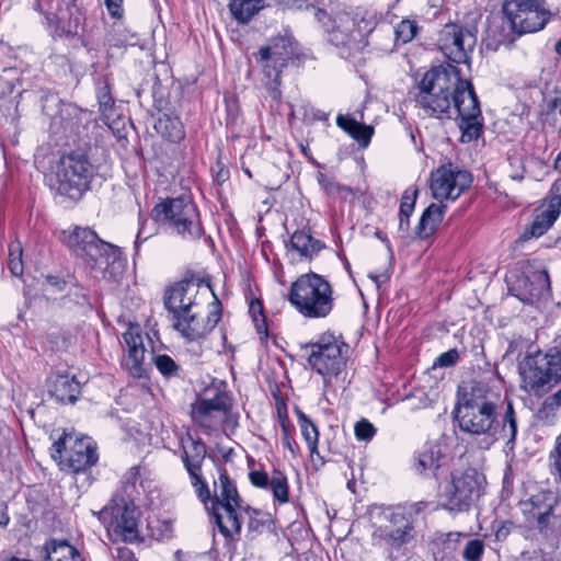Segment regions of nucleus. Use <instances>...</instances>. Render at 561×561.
<instances>
[{"mask_svg":"<svg viewBox=\"0 0 561 561\" xmlns=\"http://www.w3.org/2000/svg\"><path fill=\"white\" fill-rule=\"evenodd\" d=\"M181 460L188 473L191 484L198 500L207 506L210 491L202 473V467L207 455L206 444L201 438H194L191 434H187L185 438H181Z\"/></svg>","mask_w":561,"mask_h":561,"instance_id":"f3484780","label":"nucleus"},{"mask_svg":"<svg viewBox=\"0 0 561 561\" xmlns=\"http://www.w3.org/2000/svg\"><path fill=\"white\" fill-rule=\"evenodd\" d=\"M440 449L437 446H428L416 454L414 463L415 470L421 474H433L437 477L440 468Z\"/></svg>","mask_w":561,"mask_h":561,"instance_id":"e433bc0d","label":"nucleus"},{"mask_svg":"<svg viewBox=\"0 0 561 561\" xmlns=\"http://www.w3.org/2000/svg\"><path fill=\"white\" fill-rule=\"evenodd\" d=\"M477 44V27L446 24L438 33L437 48L450 61L470 66Z\"/></svg>","mask_w":561,"mask_h":561,"instance_id":"2eb2a0df","label":"nucleus"},{"mask_svg":"<svg viewBox=\"0 0 561 561\" xmlns=\"http://www.w3.org/2000/svg\"><path fill=\"white\" fill-rule=\"evenodd\" d=\"M458 127L461 130V141L471 142L483 134V117L474 88L463 94L460 92L456 102Z\"/></svg>","mask_w":561,"mask_h":561,"instance_id":"4be33fe9","label":"nucleus"},{"mask_svg":"<svg viewBox=\"0 0 561 561\" xmlns=\"http://www.w3.org/2000/svg\"><path fill=\"white\" fill-rule=\"evenodd\" d=\"M233 397L225 383L207 388L204 396L192 404L193 421L207 433L217 431L229 421L233 408Z\"/></svg>","mask_w":561,"mask_h":561,"instance_id":"6e6552de","label":"nucleus"},{"mask_svg":"<svg viewBox=\"0 0 561 561\" xmlns=\"http://www.w3.org/2000/svg\"><path fill=\"white\" fill-rule=\"evenodd\" d=\"M375 433V426L365 419H362L355 424V436L358 440H370Z\"/></svg>","mask_w":561,"mask_h":561,"instance_id":"864d4df0","label":"nucleus"},{"mask_svg":"<svg viewBox=\"0 0 561 561\" xmlns=\"http://www.w3.org/2000/svg\"><path fill=\"white\" fill-rule=\"evenodd\" d=\"M301 434L307 443L309 451L314 455L318 451L319 431L314 423L301 411H297Z\"/></svg>","mask_w":561,"mask_h":561,"instance_id":"79ce46f5","label":"nucleus"},{"mask_svg":"<svg viewBox=\"0 0 561 561\" xmlns=\"http://www.w3.org/2000/svg\"><path fill=\"white\" fill-rule=\"evenodd\" d=\"M207 510L210 519L217 525L219 531L226 540H233L234 535H240L242 523L240 520V513L244 512L242 504L232 505L226 503L218 506V510L209 508V505H204Z\"/></svg>","mask_w":561,"mask_h":561,"instance_id":"bb28decb","label":"nucleus"},{"mask_svg":"<svg viewBox=\"0 0 561 561\" xmlns=\"http://www.w3.org/2000/svg\"><path fill=\"white\" fill-rule=\"evenodd\" d=\"M524 389L535 396H543L561 382V350L528 355L520 365Z\"/></svg>","mask_w":561,"mask_h":561,"instance_id":"423d86ee","label":"nucleus"},{"mask_svg":"<svg viewBox=\"0 0 561 561\" xmlns=\"http://www.w3.org/2000/svg\"><path fill=\"white\" fill-rule=\"evenodd\" d=\"M67 247L78 256L91 260L94 254L99 253L100 244L104 241L90 228L76 227L65 238Z\"/></svg>","mask_w":561,"mask_h":561,"instance_id":"c85d7f7f","label":"nucleus"},{"mask_svg":"<svg viewBox=\"0 0 561 561\" xmlns=\"http://www.w3.org/2000/svg\"><path fill=\"white\" fill-rule=\"evenodd\" d=\"M511 522H501L493 526L496 541H504L511 533Z\"/></svg>","mask_w":561,"mask_h":561,"instance_id":"6e6d98bb","label":"nucleus"},{"mask_svg":"<svg viewBox=\"0 0 561 561\" xmlns=\"http://www.w3.org/2000/svg\"><path fill=\"white\" fill-rule=\"evenodd\" d=\"M249 480L255 488L268 490L279 504L289 501V486L287 477L279 470H274L272 477L264 470H252L249 472Z\"/></svg>","mask_w":561,"mask_h":561,"instance_id":"cd10ccee","label":"nucleus"},{"mask_svg":"<svg viewBox=\"0 0 561 561\" xmlns=\"http://www.w3.org/2000/svg\"><path fill=\"white\" fill-rule=\"evenodd\" d=\"M49 393L60 403H75L80 393V382L75 376L55 374L50 377Z\"/></svg>","mask_w":561,"mask_h":561,"instance_id":"2f4dec72","label":"nucleus"},{"mask_svg":"<svg viewBox=\"0 0 561 561\" xmlns=\"http://www.w3.org/2000/svg\"><path fill=\"white\" fill-rule=\"evenodd\" d=\"M32 8L45 14L49 25L54 26L55 37L73 38L83 27L84 14L77 0H57L55 10H46L42 0H32Z\"/></svg>","mask_w":561,"mask_h":561,"instance_id":"dca6fc26","label":"nucleus"},{"mask_svg":"<svg viewBox=\"0 0 561 561\" xmlns=\"http://www.w3.org/2000/svg\"><path fill=\"white\" fill-rule=\"evenodd\" d=\"M305 348L310 350L308 364L323 377L325 386L346 367L347 345L332 333L321 334L316 342L305 345Z\"/></svg>","mask_w":561,"mask_h":561,"instance_id":"1a4fd4ad","label":"nucleus"},{"mask_svg":"<svg viewBox=\"0 0 561 561\" xmlns=\"http://www.w3.org/2000/svg\"><path fill=\"white\" fill-rule=\"evenodd\" d=\"M293 55L290 42L285 37L274 38L270 45L261 47L257 53L256 60L264 62L265 88L268 96L275 102L282 100L280 75Z\"/></svg>","mask_w":561,"mask_h":561,"instance_id":"4468645a","label":"nucleus"},{"mask_svg":"<svg viewBox=\"0 0 561 561\" xmlns=\"http://www.w3.org/2000/svg\"><path fill=\"white\" fill-rule=\"evenodd\" d=\"M561 106V98H554L552 99L549 104H548V107L550 110H556L557 107Z\"/></svg>","mask_w":561,"mask_h":561,"instance_id":"774afa93","label":"nucleus"},{"mask_svg":"<svg viewBox=\"0 0 561 561\" xmlns=\"http://www.w3.org/2000/svg\"><path fill=\"white\" fill-rule=\"evenodd\" d=\"M316 19L322 22L328 42L337 48L342 58H351L362 51L368 44L367 36L374 30L375 23L358 12H339L333 18L314 5L309 7Z\"/></svg>","mask_w":561,"mask_h":561,"instance_id":"20e7f679","label":"nucleus"},{"mask_svg":"<svg viewBox=\"0 0 561 561\" xmlns=\"http://www.w3.org/2000/svg\"><path fill=\"white\" fill-rule=\"evenodd\" d=\"M263 2L264 0H230L228 7L238 23L247 24L263 9Z\"/></svg>","mask_w":561,"mask_h":561,"instance_id":"58836bf2","label":"nucleus"},{"mask_svg":"<svg viewBox=\"0 0 561 561\" xmlns=\"http://www.w3.org/2000/svg\"><path fill=\"white\" fill-rule=\"evenodd\" d=\"M411 511L392 510L385 514L389 522L387 526L378 527L373 537L377 543L386 548L399 549L414 538V522Z\"/></svg>","mask_w":561,"mask_h":561,"instance_id":"aec40b11","label":"nucleus"},{"mask_svg":"<svg viewBox=\"0 0 561 561\" xmlns=\"http://www.w3.org/2000/svg\"><path fill=\"white\" fill-rule=\"evenodd\" d=\"M410 90L415 107L423 117L450 118L451 105L456 107L458 95L473 87L461 78L460 70L451 64L433 66L425 71H416Z\"/></svg>","mask_w":561,"mask_h":561,"instance_id":"f03ea898","label":"nucleus"},{"mask_svg":"<svg viewBox=\"0 0 561 561\" xmlns=\"http://www.w3.org/2000/svg\"><path fill=\"white\" fill-rule=\"evenodd\" d=\"M417 193V188L409 187L408 190L404 191L400 204H409V202H413V204H415Z\"/></svg>","mask_w":561,"mask_h":561,"instance_id":"052dcab7","label":"nucleus"},{"mask_svg":"<svg viewBox=\"0 0 561 561\" xmlns=\"http://www.w3.org/2000/svg\"><path fill=\"white\" fill-rule=\"evenodd\" d=\"M153 127L158 134L172 142H179L185 136L183 124L178 116L163 114L156 121Z\"/></svg>","mask_w":561,"mask_h":561,"instance_id":"4c0bfd02","label":"nucleus"},{"mask_svg":"<svg viewBox=\"0 0 561 561\" xmlns=\"http://www.w3.org/2000/svg\"><path fill=\"white\" fill-rule=\"evenodd\" d=\"M545 0H502V11L514 33L523 35L542 30L550 20Z\"/></svg>","mask_w":561,"mask_h":561,"instance_id":"f8f14e48","label":"nucleus"},{"mask_svg":"<svg viewBox=\"0 0 561 561\" xmlns=\"http://www.w3.org/2000/svg\"><path fill=\"white\" fill-rule=\"evenodd\" d=\"M107 528V531L124 542H138L141 540L139 530L140 512L131 500L115 501L99 512H92Z\"/></svg>","mask_w":561,"mask_h":561,"instance_id":"9b49d317","label":"nucleus"},{"mask_svg":"<svg viewBox=\"0 0 561 561\" xmlns=\"http://www.w3.org/2000/svg\"><path fill=\"white\" fill-rule=\"evenodd\" d=\"M140 478V469L138 466H134L128 469L122 480V489L116 493L113 499L115 501H127L131 500L135 502L136 495L138 494L137 482Z\"/></svg>","mask_w":561,"mask_h":561,"instance_id":"a19ab883","label":"nucleus"},{"mask_svg":"<svg viewBox=\"0 0 561 561\" xmlns=\"http://www.w3.org/2000/svg\"><path fill=\"white\" fill-rule=\"evenodd\" d=\"M42 561H85L83 556L68 541L51 539L41 548Z\"/></svg>","mask_w":561,"mask_h":561,"instance_id":"473e14b6","label":"nucleus"},{"mask_svg":"<svg viewBox=\"0 0 561 561\" xmlns=\"http://www.w3.org/2000/svg\"><path fill=\"white\" fill-rule=\"evenodd\" d=\"M152 214L184 240H198L204 233L198 209L190 196L167 198L153 207Z\"/></svg>","mask_w":561,"mask_h":561,"instance_id":"0eeeda50","label":"nucleus"},{"mask_svg":"<svg viewBox=\"0 0 561 561\" xmlns=\"http://www.w3.org/2000/svg\"><path fill=\"white\" fill-rule=\"evenodd\" d=\"M214 296L213 310L209 311L206 318L201 317L197 312L191 311L180 316L173 320V328L190 342L198 341L208 335L218 324L221 319V304L216 294L214 293L209 283L205 284Z\"/></svg>","mask_w":561,"mask_h":561,"instance_id":"412c9836","label":"nucleus"},{"mask_svg":"<svg viewBox=\"0 0 561 561\" xmlns=\"http://www.w3.org/2000/svg\"><path fill=\"white\" fill-rule=\"evenodd\" d=\"M375 236L386 244L389 252H392V248H391V243H390L389 239L381 231L377 230L375 232Z\"/></svg>","mask_w":561,"mask_h":561,"instance_id":"0e129e2a","label":"nucleus"},{"mask_svg":"<svg viewBox=\"0 0 561 561\" xmlns=\"http://www.w3.org/2000/svg\"><path fill=\"white\" fill-rule=\"evenodd\" d=\"M123 340L127 351V357L124 363L125 367L133 377H145L146 368L144 366V359L146 355V347L144 345L141 328L138 324H130L127 331L123 334Z\"/></svg>","mask_w":561,"mask_h":561,"instance_id":"393cba45","label":"nucleus"},{"mask_svg":"<svg viewBox=\"0 0 561 561\" xmlns=\"http://www.w3.org/2000/svg\"><path fill=\"white\" fill-rule=\"evenodd\" d=\"M430 188L435 199L456 201L472 183V175L451 162L431 172Z\"/></svg>","mask_w":561,"mask_h":561,"instance_id":"a211bd4d","label":"nucleus"},{"mask_svg":"<svg viewBox=\"0 0 561 561\" xmlns=\"http://www.w3.org/2000/svg\"><path fill=\"white\" fill-rule=\"evenodd\" d=\"M559 410H561V388L542 401L536 416L540 421L551 422Z\"/></svg>","mask_w":561,"mask_h":561,"instance_id":"37998d69","label":"nucleus"},{"mask_svg":"<svg viewBox=\"0 0 561 561\" xmlns=\"http://www.w3.org/2000/svg\"><path fill=\"white\" fill-rule=\"evenodd\" d=\"M526 519L543 537H561V501L552 491L538 492L522 503Z\"/></svg>","mask_w":561,"mask_h":561,"instance_id":"9d476101","label":"nucleus"},{"mask_svg":"<svg viewBox=\"0 0 561 561\" xmlns=\"http://www.w3.org/2000/svg\"><path fill=\"white\" fill-rule=\"evenodd\" d=\"M336 124L363 146L369 144L373 136L371 127L359 124L353 117L342 114L336 117Z\"/></svg>","mask_w":561,"mask_h":561,"instance_id":"ea45409f","label":"nucleus"},{"mask_svg":"<svg viewBox=\"0 0 561 561\" xmlns=\"http://www.w3.org/2000/svg\"><path fill=\"white\" fill-rule=\"evenodd\" d=\"M116 561H137V559L130 549L119 548L117 550Z\"/></svg>","mask_w":561,"mask_h":561,"instance_id":"bf43d9fd","label":"nucleus"},{"mask_svg":"<svg viewBox=\"0 0 561 561\" xmlns=\"http://www.w3.org/2000/svg\"><path fill=\"white\" fill-rule=\"evenodd\" d=\"M414 207L415 204H413V202H409V204H400L399 217H411Z\"/></svg>","mask_w":561,"mask_h":561,"instance_id":"680f3d73","label":"nucleus"},{"mask_svg":"<svg viewBox=\"0 0 561 561\" xmlns=\"http://www.w3.org/2000/svg\"><path fill=\"white\" fill-rule=\"evenodd\" d=\"M319 184L322 190L333 198L346 199L354 196L355 192L351 186L340 184L333 180L328 179L325 175H319Z\"/></svg>","mask_w":561,"mask_h":561,"instance_id":"c03bdc74","label":"nucleus"},{"mask_svg":"<svg viewBox=\"0 0 561 561\" xmlns=\"http://www.w3.org/2000/svg\"><path fill=\"white\" fill-rule=\"evenodd\" d=\"M22 247L20 243H11L9 247L8 267L12 275L21 276L24 271L22 260Z\"/></svg>","mask_w":561,"mask_h":561,"instance_id":"09e8293b","label":"nucleus"},{"mask_svg":"<svg viewBox=\"0 0 561 561\" xmlns=\"http://www.w3.org/2000/svg\"><path fill=\"white\" fill-rule=\"evenodd\" d=\"M484 553V542L481 539H470L466 542L461 557L465 561H481Z\"/></svg>","mask_w":561,"mask_h":561,"instance_id":"8fccbe9b","label":"nucleus"},{"mask_svg":"<svg viewBox=\"0 0 561 561\" xmlns=\"http://www.w3.org/2000/svg\"><path fill=\"white\" fill-rule=\"evenodd\" d=\"M305 117L311 118L313 121H327L328 114L321 110L313 107V106H306Z\"/></svg>","mask_w":561,"mask_h":561,"instance_id":"13d9d810","label":"nucleus"},{"mask_svg":"<svg viewBox=\"0 0 561 561\" xmlns=\"http://www.w3.org/2000/svg\"><path fill=\"white\" fill-rule=\"evenodd\" d=\"M459 360V353L456 348H450L442 353L434 362V367L448 368L454 367Z\"/></svg>","mask_w":561,"mask_h":561,"instance_id":"5fc2aeb1","label":"nucleus"},{"mask_svg":"<svg viewBox=\"0 0 561 561\" xmlns=\"http://www.w3.org/2000/svg\"><path fill=\"white\" fill-rule=\"evenodd\" d=\"M229 172L227 170L220 169L217 173V181L218 182H225L228 179Z\"/></svg>","mask_w":561,"mask_h":561,"instance_id":"338daca9","label":"nucleus"},{"mask_svg":"<svg viewBox=\"0 0 561 561\" xmlns=\"http://www.w3.org/2000/svg\"><path fill=\"white\" fill-rule=\"evenodd\" d=\"M98 459L95 444L88 437H76L69 450H66L64 462L72 472L79 473L94 466Z\"/></svg>","mask_w":561,"mask_h":561,"instance_id":"a878e982","label":"nucleus"},{"mask_svg":"<svg viewBox=\"0 0 561 561\" xmlns=\"http://www.w3.org/2000/svg\"><path fill=\"white\" fill-rule=\"evenodd\" d=\"M198 291L199 283L193 279H182L165 289L163 305L172 320L194 309Z\"/></svg>","mask_w":561,"mask_h":561,"instance_id":"5701e85b","label":"nucleus"},{"mask_svg":"<svg viewBox=\"0 0 561 561\" xmlns=\"http://www.w3.org/2000/svg\"><path fill=\"white\" fill-rule=\"evenodd\" d=\"M417 30L419 26L415 21L402 20L394 27L396 41L407 44L415 37Z\"/></svg>","mask_w":561,"mask_h":561,"instance_id":"de8ad7c7","label":"nucleus"},{"mask_svg":"<svg viewBox=\"0 0 561 561\" xmlns=\"http://www.w3.org/2000/svg\"><path fill=\"white\" fill-rule=\"evenodd\" d=\"M460 430L471 435H484L491 442L506 439L505 447L515 448L517 417L513 401L486 382L471 380L459 391L454 409Z\"/></svg>","mask_w":561,"mask_h":561,"instance_id":"f257e3e1","label":"nucleus"},{"mask_svg":"<svg viewBox=\"0 0 561 561\" xmlns=\"http://www.w3.org/2000/svg\"><path fill=\"white\" fill-rule=\"evenodd\" d=\"M106 9L110 15L114 19H121L123 16V1L124 0H104Z\"/></svg>","mask_w":561,"mask_h":561,"instance_id":"4d7b16f0","label":"nucleus"},{"mask_svg":"<svg viewBox=\"0 0 561 561\" xmlns=\"http://www.w3.org/2000/svg\"><path fill=\"white\" fill-rule=\"evenodd\" d=\"M244 513L249 517L248 529L250 533L262 534L271 525V516L250 506L244 507Z\"/></svg>","mask_w":561,"mask_h":561,"instance_id":"a18cd8bd","label":"nucleus"},{"mask_svg":"<svg viewBox=\"0 0 561 561\" xmlns=\"http://www.w3.org/2000/svg\"><path fill=\"white\" fill-rule=\"evenodd\" d=\"M288 300L305 318H325L333 309V288L323 276L310 272L291 284Z\"/></svg>","mask_w":561,"mask_h":561,"instance_id":"39448f33","label":"nucleus"},{"mask_svg":"<svg viewBox=\"0 0 561 561\" xmlns=\"http://www.w3.org/2000/svg\"><path fill=\"white\" fill-rule=\"evenodd\" d=\"M249 311L253 317L255 328L259 333L266 332L267 325L263 313V305L260 300H252L249 307Z\"/></svg>","mask_w":561,"mask_h":561,"instance_id":"603ef678","label":"nucleus"},{"mask_svg":"<svg viewBox=\"0 0 561 561\" xmlns=\"http://www.w3.org/2000/svg\"><path fill=\"white\" fill-rule=\"evenodd\" d=\"M94 174L88 153L79 149L51 157L45 181L57 194L78 202L90 191Z\"/></svg>","mask_w":561,"mask_h":561,"instance_id":"7ed1b4c3","label":"nucleus"},{"mask_svg":"<svg viewBox=\"0 0 561 561\" xmlns=\"http://www.w3.org/2000/svg\"><path fill=\"white\" fill-rule=\"evenodd\" d=\"M481 495L480 476L474 469L451 473L450 481L439 494L443 508L450 512L468 511Z\"/></svg>","mask_w":561,"mask_h":561,"instance_id":"ddd939ff","label":"nucleus"},{"mask_svg":"<svg viewBox=\"0 0 561 561\" xmlns=\"http://www.w3.org/2000/svg\"><path fill=\"white\" fill-rule=\"evenodd\" d=\"M561 213V192L559 186L552 185L548 196L547 207L536 215L529 227L531 237L542 236L557 220Z\"/></svg>","mask_w":561,"mask_h":561,"instance_id":"c756f323","label":"nucleus"},{"mask_svg":"<svg viewBox=\"0 0 561 561\" xmlns=\"http://www.w3.org/2000/svg\"><path fill=\"white\" fill-rule=\"evenodd\" d=\"M293 251H296L300 257L312 260L322 249L325 248V244L314 239L310 233L304 230H296L289 240V244H287Z\"/></svg>","mask_w":561,"mask_h":561,"instance_id":"c9c22d12","label":"nucleus"},{"mask_svg":"<svg viewBox=\"0 0 561 561\" xmlns=\"http://www.w3.org/2000/svg\"><path fill=\"white\" fill-rule=\"evenodd\" d=\"M218 481L214 482L215 495L210 494L208 504L209 508L218 510V506L225 505L226 503L232 505L242 504V500L238 493L234 482L229 478L227 470L224 467H218Z\"/></svg>","mask_w":561,"mask_h":561,"instance_id":"7c9ffc66","label":"nucleus"},{"mask_svg":"<svg viewBox=\"0 0 561 561\" xmlns=\"http://www.w3.org/2000/svg\"><path fill=\"white\" fill-rule=\"evenodd\" d=\"M410 228V217H400L399 219V231L401 232V237L404 238Z\"/></svg>","mask_w":561,"mask_h":561,"instance_id":"e2e57ef3","label":"nucleus"},{"mask_svg":"<svg viewBox=\"0 0 561 561\" xmlns=\"http://www.w3.org/2000/svg\"><path fill=\"white\" fill-rule=\"evenodd\" d=\"M99 250V253L88 262L93 276L105 280H116L125 268L121 249L104 241L100 244Z\"/></svg>","mask_w":561,"mask_h":561,"instance_id":"b1692460","label":"nucleus"},{"mask_svg":"<svg viewBox=\"0 0 561 561\" xmlns=\"http://www.w3.org/2000/svg\"><path fill=\"white\" fill-rule=\"evenodd\" d=\"M446 205L432 203L423 211L420 221L415 228V234L421 240L432 237L444 219Z\"/></svg>","mask_w":561,"mask_h":561,"instance_id":"72a5a7b5","label":"nucleus"},{"mask_svg":"<svg viewBox=\"0 0 561 561\" xmlns=\"http://www.w3.org/2000/svg\"><path fill=\"white\" fill-rule=\"evenodd\" d=\"M510 291L522 302L535 305L551 297L549 274L545 268L527 266L516 279L510 283Z\"/></svg>","mask_w":561,"mask_h":561,"instance_id":"6ab92c4d","label":"nucleus"},{"mask_svg":"<svg viewBox=\"0 0 561 561\" xmlns=\"http://www.w3.org/2000/svg\"><path fill=\"white\" fill-rule=\"evenodd\" d=\"M9 522H10V517H9L7 511L1 510L0 511V526L5 527V526H8Z\"/></svg>","mask_w":561,"mask_h":561,"instance_id":"69168bd1","label":"nucleus"},{"mask_svg":"<svg viewBox=\"0 0 561 561\" xmlns=\"http://www.w3.org/2000/svg\"><path fill=\"white\" fill-rule=\"evenodd\" d=\"M96 99L102 119L108 124L117 115L115 100L112 94V85L108 76L102 75L95 79Z\"/></svg>","mask_w":561,"mask_h":561,"instance_id":"f704fd0d","label":"nucleus"},{"mask_svg":"<svg viewBox=\"0 0 561 561\" xmlns=\"http://www.w3.org/2000/svg\"><path fill=\"white\" fill-rule=\"evenodd\" d=\"M75 438L72 435L64 433L51 446L53 459L64 462L66 450H69V446L73 443Z\"/></svg>","mask_w":561,"mask_h":561,"instance_id":"3c124183","label":"nucleus"},{"mask_svg":"<svg viewBox=\"0 0 561 561\" xmlns=\"http://www.w3.org/2000/svg\"><path fill=\"white\" fill-rule=\"evenodd\" d=\"M153 363L159 373L167 379L179 378L181 376V367L167 354L156 355Z\"/></svg>","mask_w":561,"mask_h":561,"instance_id":"49530a36","label":"nucleus"}]
</instances>
